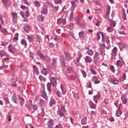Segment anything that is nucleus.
Instances as JSON below:
<instances>
[{"instance_id":"1","label":"nucleus","mask_w":128,"mask_h":128,"mask_svg":"<svg viewBox=\"0 0 128 128\" xmlns=\"http://www.w3.org/2000/svg\"><path fill=\"white\" fill-rule=\"evenodd\" d=\"M117 52H118V48H116V47H114L112 50L111 58H112L113 60L116 58V54H117V53H116Z\"/></svg>"},{"instance_id":"2","label":"nucleus","mask_w":128,"mask_h":128,"mask_svg":"<svg viewBox=\"0 0 128 128\" xmlns=\"http://www.w3.org/2000/svg\"><path fill=\"white\" fill-rule=\"evenodd\" d=\"M98 52H96L94 56V64H98V62L100 60V56H98Z\"/></svg>"},{"instance_id":"3","label":"nucleus","mask_w":128,"mask_h":128,"mask_svg":"<svg viewBox=\"0 0 128 128\" xmlns=\"http://www.w3.org/2000/svg\"><path fill=\"white\" fill-rule=\"evenodd\" d=\"M64 54L66 56V60L67 62H70V60H72V57L68 54V52H65Z\"/></svg>"},{"instance_id":"4","label":"nucleus","mask_w":128,"mask_h":128,"mask_svg":"<svg viewBox=\"0 0 128 128\" xmlns=\"http://www.w3.org/2000/svg\"><path fill=\"white\" fill-rule=\"evenodd\" d=\"M50 81L51 84L53 86H56L58 84L56 82V78H54V77H52L50 78Z\"/></svg>"},{"instance_id":"5","label":"nucleus","mask_w":128,"mask_h":128,"mask_svg":"<svg viewBox=\"0 0 128 128\" xmlns=\"http://www.w3.org/2000/svg\"><path fill=\"white\" fill-rule=\"evenodd\" d=\"M57 24H62L63 26L66 24V19H58L57 20Z\"/></svg>"},{"instance_id":"6","label":"nucleus","mask_w":128,"mask_h":128,"mask_svg":"<svg viewBox=\"0 0 128 128\" xmlns=\"http://www.w3.org/2000/svg\"><path fill=\"white\" fill-rule=\"evenodd\" d=\"M12 16V20L14 22H16V18H18V14L16 12H12L11 13Z\"/></svg>"},{"instance_id":"7","label":"nucleus","mask_w":128,"mask_h":128,"mask_svg":"<svg viewBox=\"0 0 128 128\" xmlns=\"http://www.w3.org/2000/svg\"><path fill=\"white\" fill-rule=\"evenodd\" d=\"M76 2L72 0L71 2V8H70V10L72 11H74V8H76Z\"/></svg>"},{"instance_id":"8","label":"nucleus","mask_w":128,"mask_h":128,"mask_svg":"<svg viewBox=\"0 0 128 128\" xmlns=\"http://www.w3.org/2000/svg\"><path fill=\"white\" fill-rule=\"evenodd\" d=\"M121 100L123 104H126V102H128V99H126V96L124 95L121 96Z\"/></svg>"},{"instance_id":"9","label":"nucleus","mask_w":128,"mask_h":128,"mask_svg":"<svg viewBox=\"0 0 128 128\" xmlns=\"http://www.w3.org/2000/svg\"><path fill=\"white\" fill-rule=\"evenodd\" d=\"M100 36H102V42H104V37L102 32L97 33V40H98L100 38Z\"/></svg>"},{"instance_id":"10","label":"nucleus","mask_w":128,"mask_h":128,"mask_svg":"<svg viewBox=\"0 0 128 128\" xmlns=\"http://www.w3.org/2000/svg\"><path fill=\"white\" fill-rule=\"evenodd\" d=\"M108 82H110V84H118V80H116L114 79H108Z\"/></svg>"},{"instance_id":"11","label":"nucleus","mask_w":128,"mask_h":128,"mask_svg":"<svg viewBox=\"0 0 128 128\" xmlns=\"http://www.w3.org/2000/svg\"><path fill=\"white\" fill-rule=\"evenodd\" d=\"M82 54H79L78 58L76 59V62L75 63V64L77 66H80V58H82Z\"/></svg>"},{"instance_id":"12","label":"nucleus","mask_w":128,"mask_h":128,"mask_svg":"<svg viewBox=\"0 0 128 128\" xmlns=\"http://www.w3.org/2000/svg\"><path fill=\"white\" fill-rule=\"evenodd\" d=\"M96 67L94 66H91L90 68V72L92 74H96L98 72H96Z\"/></svg>"},{"instance_id":"13","label":"nucleus","mask_w":128,"mask_h":128,"mask_svg":"<svg viewBox=\"0 0 128 128\" xmlns=\"http://www.w3.org/2000/svg\"><path fill=\"white\" fill-rule=\"evenodd\" d=\"M86 62H88V64H90L92 62V58L90 56H86L84 58Z\"/></svg>"},{"instance_id":"14","label":"nucleus","mask_w":128,"mask_h":128,"mask_svg":"<svg viewBox=\"0 0 128 128\" xmlns=\"http://www.w3.org/2000/svg\"><path fill=\"white\" fill-rule=\"evenodd\" d=\"M118 44L120 50V51L122 50V48H124L126 45L122 42H119L118 43Z\"/></svg>"},{"instance_id":"15","label":"nucleus","mask_w":128,"mask_h":128,"mask_svg":"<svg viewBox=\"0 0 128 128\" xmlns=\"http://www.w3.org/2000/svg\"><path fill=\"white\" fill-rule=\"evenodd\" d=\"M8 48L9 50V52H12V54H14V46H12V44H10L8 46Z\"/></svg>"},{"instance_id":"16","label":"nucleus","mask_w":128,"mask_h":128,"mask_svg":"<svg viewBox=\"0 0 128 128\" xmlns=\"http://www.w3.org/2000/svg\"><path fill=\"white\" fill-rule=\"evenodd\" d=\"M92 82H94V84H100V82L98 80V77L96 76H94L92 78Z\"/></svg>"},{"instance_id":"17","label":"nucleus","mask_w":128,"mask_h":128,"mask_svg":"<svg viewBox=\"0 0 128 128\" xmlns=\"http://www.w3.org/2000/svg\"><path fill=\"white\" fill-rule=\"evenodd\" d=\"M100 98V94H99L94 96L93 100L94 102H95L96 104H98V100Z\"/></svg>"},{"instance_id":"18","label":"nucleus","mask_w":128,"mask_h":128,"mask_svg":"<svg viewBox=\"0 0 128 128\" xmlns=\"http://www.w3.org/2000/svg\"><path fill=\"white\" fill-rule=\"evenodd\" d=\"M54 124V120H50L47 123V126L48 128H52V126Z\"/></svg>"},{"instance_id":"19","label":"nucleus","mask_w":128,"mask_h":128,"mask_svg":"<svg viewBox=\"0 0 128 128\" xmlns=\"http://www.w3.org/2000/svg\"><path fill=\"white\" fill-rule=\"evenodd\" d=\"M86 54H88V56H94V50H92L91 49H88L87 52H86Z\"/></svg>"},{"instance_id":"20","label":"nucleus","mask_w":128,"mask_h":128,"mask_svg":"<svg viewBox=\"0 0 128 128\" xmlns=\"http://www.w3.org/2000/svg\"><path fill=\"white\" fill-rule=\"evenodd\" d=\"M126 78V74H124L123 76L118 80V82H124Z\"/></svg>"},{"instance_id":"21","label":"nucleus","mask_w":128,"mask_h":128,"mask_svg":"<svg viewBox=\"0 0 128 128\" xmlns=\"http://www.w3.org/2000/svg\"><path fill=\"white\" fill-rule=\"evenodd\" d=\"M58 114L60 116V118H64V112L60 110H58Z\"/></svg>"},{"instance_id":"22","label":"nucleus","mask_w":128,"mask_h":128,"mask_svg":"<svg viewBox=\"0 0 128 128\" xmlns=\"http://www.w3.org/2000/svg\"><path fill=\"white\" fill-rule=\"evenodd\" d=\"M41 72L42 74H44V76H46L48 74V70L46 68H44L43 69L41 70Z\"/></svg>"},{"instance_id":"23","label":"nucleus","mask_w":128,"mask_h":128,"mask_svg":"<svg viewBox=\"0 0 128 128\" xmlns=\"http://www.w3.org/2000/svg\"><path fill=\"white\" fill-rule=\"evenodd\" d=\"M37 54L41 58H42V60H46V56H44V54L40 52V51H38Z\"/></svg>"},{"instance_id":"24","label":"nucleus","mask_w":128,"mask_h":128,"mask_svg":"<svg viewBox=\"0 0 128 128\" xmlns=\"http://www.w3.org/2000/svg\"><path fill=\"white\" fill-rule=\"evenodd\" d=\"M106 48V45L104 44H101L100 45V48H99V50L100 52L104 51V49Z\"/></svg>"},{"instance_id":"25","label":"nucleus","mask_w":128,"mask_h":128,"mask_svg":"<svg viewBox=\"0 0 128 128\" xmlns=\"http://www.w3.org/2000/svg\"><path fill=\"white\" fill-rule=\"evenodd\" d=\"M20 102V104L22 106H24V98L20 97V95L18 96Z\"/></svg>"},{"instance_id":"26","label":"nucleus","mask_w":128,"mask_h":128,"mask_svg":"<svg viewBox=\"0 0 128 128\" xmlns=\"http://www.w3.org/2000/svg\"><path fill=\"white\" fill-rule=\"evenodd\" d=\"M110 6H108L107 7V12L106 14V18H108V16H110Z\"/></svg>"},{"instance_id":"27","label":"nucleus","mask_w":128,"mask_h":128,"mask_svg":"<svg viewBox=\"0 0 128 128\" xmlns=\"http://www.w3.org/2000/svg\"><path fill=\"white\" fill-rule=\"evenodd\" d=\"M37 18H38V20H39V22H43L44 20V16H42V15L38 16L37 17Z\"/></svg>"},{"instance_id":"28","label":"nucleus","mask_w":128,"mask_h":128,"mask_svg":"<svg viewBox=\"0 0 128 128\" xmlns=\"http://www.w3.org/2000/svg\"><path fill=\"white\" fill-rule=\"evenodd\" d=\"M100 54H101V56H102L103 58H106V56H108V55L106 54V51H101L100 52Z\"/></svg>"},{"instance_id":"29","label":"nucleus","mask_w":128,"mask_h":128,"mask_svg":"<svg viewBox=\"0 0 128 128\" xmlns=\"http://www.w3.org/2000/svg\"><path fill=\"white\" fill-rule=\"evenodd\" d=\"M60 60L62 62V68H64V66H66V64L64 63V56H61V58Z\"/></svg>"},{"instance_id":"30","label":"nucleus","mask_w":128,"mask_h":128,"mask_svg":"<svg viewBox=\"0 0 128 128\" xmlns=\"http://www.w3.org/2000/svg\"><path fill=\"white\" fill-rule=\"evenodd\" d=\"M34 4L36 8H40V2L38 0H35L34 2Z\"/></svg>"},{"instance_id":"31","label":"nucleus","mask_w":128,"mask_h":128,"mask_svg":"<svg viewBox=\"0 0 128 128\" xmlns=\"http://www.w3.org/2000/svg\"><path fill=\"white\" fill-rule=\"evenodd\" d=\"M86 120H88L86 117H85L83 119H82L81 120L82 124V125L86 124Z\"/></svg>"},{"instance_id":"32","label":"nucleus","mask_w":128,"mask_h":128,"mask_svg":"<svg viewBox=\"0 0 128 128\" xmlns=\"http://www.w3.org/2000/svg\"><path fill=\"white\" fill-rule=\"evenodd\" d=\"M56 58H52V66H54V68H56Z\"/></svg>"},{"instance_id":"33","label":"nucleus","mask_w":128,"mask_h":128,"mask_svg":"<svg viewBox=\"0 0 128 128\" xmlns=\"http://www.w3.org/2000/svg\"><path fill=\"white\" fill-rule=\"evenodd\" d=\"M52 86V84L50 82H48L47 84V90H48L50 92H52V88L50 87Z\"/></svg>"},{"instance_id":"34","label":"nucleus","mask_w":128,"mask_h":128,"mask_svg":"<svg viewBox=\"0 0 128 128\" xmlns=\"http://www.w3.org/2000/svg\"><path fill=\"white\" fill-rule=\"evenodd\" d=\"M33 70L34 72H36V74H37V76L38 74H40V72H38V68L36 66H33Z\"/></svg>"},{"instance_id":"35","label":"nucleus","mask_w":128,"mask_h":128,"mask_svg":"<svg viewBox=\"0 0 128 128\" xmlns=\"http://www.w3.org/2000/svg\"><path fill=\"white\" fill-rule=\"evenodd\" d=\"M41 14H48V9L46 8H44L41 11Z\"/></svg>"},{"instance_id":"36","label":"nucleus","mask_w":128,"mask_h":128,"mask_svg":"<svg viewBox=\"0 0 128 128\" xmlns=\"http://www.w3.org/2000/svg\"><path fill=\"white\" fill-rule=\"evenodd\" d=\"M42 96L46 100H48V96H46V92H44L42 93Z\"/></svg>"},{"instance_id":"37","label":"nucleus","mask_w":128,"mask_h":128,"mask_svg":"<svg viewBox=\"0 0 128 128\" xmlns=\"http://www.w3.org/2000/svg\"><path fill=\"white\" fill-rule=\"evenodd\" d=\"M27 38L30 42H32L34 40V36H27Z\"/></svg>"},{"instance_id":"38","label":"nucleus","mask_w":128,"mask_h":128,"mask_svg":"<svg viewBox=\"0 0 128 128\" xmlns=\"http://www.w3.org/2000/svg\"><path fill=\"white\" fill-rule=\"evenodd\" d=\"M116 64L118 66H120V68H122L124 64L122 62H120V60H119L117 61Z\"/></svg>"},{"instance_id":"39","label":"nucleus","mask_w":128,"mask_h":128,"mask_svg":"<svg viewBox=\"0 0 128 128\" xmlns=\"http://www.w3.org/2000/svg\"><path fill=\"white\" fill-rule=\"evenodd\" d=\"M30 25H27L24 27V30L28 32L30 30Z\"/></svg>"},{"instance_id":"40","label":"nucleus","mask_w":128,"mask_h":128,"mask_svg":"<svg viewBox=\"0 0 128 128\" xmlns=\"http://www.w3.org/2000/svg\"><path fill=\"white\" fill-rule=\"evenodd\" d=\"M106 30L107 32H114V28H112V26L108 28Z\"/></svg>"},{"instance_id":"41","label":"nucleus","mask_w":128,"mask_h":128,"mask_svg":"<svg viewBox=\"0 0 128 128\" xmlns=\"http://www.w3.org/2000/svg\"><path fill=\"white\" fill-rule=\"evenodd\" d=\"M12 100H13L14 102L16 104V94H13Z\"/></svg>"},{"instance_id":"42","label":"nucleus","mask_w":128,"mask_h":128,"mask_svg":"<svg viewBox=\"0 0 128 128\" xmlns=\"http://www.w3.org/2000/svg\"><path fill=\"white\" fill-rule=\"evenodd\" d=\"M0 54L1 58H2L4 56H6V53L4 50H2Z\"/></svg>"},{"instance_id":"43","label":"nucleus","mask_w":128,"mask_h":128,"mask_svg":"<svg viewBox=\"0 0 128 128\" xmlns=\"http://www.w3.org/2000/svg\"><path fill=\"white\" fill-rule=\"evenodd\" d=\"M36 41L38 42H42V38L40 37V36L37 35L36 36Z\"/></svg>"},{"instance_id":"44","label":"nucleus","mask_w":128,"mask_h":128,"mask_svg":"<svg viewBox=\"0 0 128 128\" xmlns=\"http://www.w3.org/2000/svg\"><path fill=\"white\" fill-rule=\"evenodd\" d=\"M67 72H74L71 66L68 67Z\"/></svg>"},{"instance_id":"45","label":"nucleus","mask_w":128,"mask_h":128,"mask_svg":"<svg viewBox=\"0 0 128 128\" xmlns=\"http://www.w3.org/2000/svg\"><path fill=\"white\" fill-rule=\"evenodd\" d=\"M4 100L6 104H10V100H8V98H4Z\"/></svg>"},{"instance_id":"46","label":"nucleus","mask_w":128,"mask_h":128,"mask_svg":"<svg viewBox=\"0 0 128 128\" xmlns=\"http://www.w3.org/2000/svg\"><path fill=\"white\" fill-rule=\"evenodd\" d=\"M21 44L25 46H28V44H26V40L24 39H22V40Z\"/></svg>"},{"instance_id":"47","label":"nucleus","mask_w":128,"mask_h":128,"mask_svg":"<svg viewBox=\"0 0 128 128\" xmlns=\"http://www.w3.org/2000/svg\"><path fill=\"white\" fill-rule=\"evenodd\" d=\"M96 105L94 104V102H90V108H96Z\"/></svg>"},{"instance_id":"48","label":"nucleus","mask_w":128,"mask_h":128,"mask_svg":"<svg viewBox=\"0 0 128 128\" xmlns=\"http://www.w3.org/2000/svg\"><path fill=\"white\" fill-rule=\"evenodd\" d=\"M54 104H56V101L54 100H52L50 103V106H54Z\"/></svg>"},{"instance_id":"49","label":"nucleus","mask_w":128,"mask_h":128,"mask_svg":"<svg viewBox=\"0 0 128 128\" xmlns=\"http://www.w3.org/2000/svg\"><path fill=\"white\" fill-rule=\"evenodd\" d=\"M72 18H74V11L72 10V12L69 16V20H72Z\"/></svg>"},{"instance_id":"50","label":"nucleus","mask_w":128,"mask_h":128,"mask_svg":"<svg viewBox=\"0 0 128 128\" xmlns=\"http://www.w3.org/2000/svg\"><path fill=\"white\" fill-rule=\"evenodd\" d=\"M84 31H81L80 32H79V38H84Z\"/></svg>"},{"instance_id":"51","label":"nucleus","mask_w":128,"mask_h":128,"mask_svg":"<svg viewBox=\"0 0 128 128\" xmlns=\"http://www.w3.org/2000/svg\"><path fill=\"white\" fill-rule=\"evenodd\" d=\"M61 110H62V112H66V108H64V105H61Z\"/></svg>"},{"instance_id":"52","label":"nucleus","mask_w":128,"mask_h":128,"mask_svg":"<svg viewBox=\"0 0 128 128\" xmlns=\"http://www.w3.org/2000/svg\"><path fill=\"white\" fill-rule=\"evenodd\" d=\"M75 21L76 22V24H80V20L78 18H75Z\"/></svg>"},{"instance_id":"53","label":"nucleus","mask_w":128,"mask_h":128,"mask_svg":"<svg viewBox=\"0 0 128 128\" xmlns=\"http://www.w3.org/2000/svg\"><path fill=\"white\" fill-rule=\"evenodd\" d=\"M56 94H57L58 96H59V98H62V95H61L62 93L60 91L58 90L56 91Z\"/></svg>"},{"instance_id":"54","label":"nucleus","mask_w":128,"mask_h":128,"mask_svg":"<svg viewBox=\"0 0 128 128\" xmlns=\"http://www.w3.org/2000/svg\"><path fill=\"white\" fill-rule=\"evenodd\" d=\"M14 40H18V34L16 33L15 34V36L14 38Z\"/></svg>"},{"instance_id":"55","label":"nucleus","mask_w":128,"mask_h":128,"mask_svg":"<svg viewBox=\"0 0 128 128\" xmlns=\"http://www.w3.org/2000/svg\"><path fill=\"white\" fill-rule=\"evenodd\" d=\"M1 32H2L3 34H6L8 32V30H6V28H2Z\"/></svg>"},{"instance_id":"56","label":"nucleus","mask_w":128,"mask_h":128,"mask_svg":"<svg viewBox=\"0 0 128 128\" xmlns=\"http://www.w3.org/2000/svg\"><path fill=\"white\" fill-rule=\"evenodd\" d=\"M39 78L41 81L42 80L43 82H46V78L42 76H39Z\"/></svg>"},{"instance_id":"57","label":"nucleus","mask_w":128,"mask_h":128,"mask_svg":"<svg viewBox=\"0 0 128 128\" xmlns=\"http://www.w3.org/2000/svg\"><path fill=\"white\" fill-rule=\"evenodd\" d=\"M122 111H120V108H118V110L116 112V114H122Z\"/></svg>"},{"instance_id":"58","label":"nucleus","mask_w":128,"mask_h":128,"mask_svg":"<svg viewBox=\"0 0 128 128\" xmlns=\"http://www.w3.org/2000/svg\"><path fill=\"white\" fill-rule=\"evenodd\" d=\"M81 72L84 78H86V72H84V70H82Z\"/></svg>"},{"instance_id":"59","label":"nucleus","mask_w":128,"mask_h":128,"mask_svg":"<svg viewBox=\"0 0 128 128\" xmlns=\"http://www.w3.org/2000/svg\"><path fill=\"white\" fill-rule=\"evenodd\" d=\"M62 0H54V3L56 4H62Z\"/></svg>"},{"instance_id":"60","label":"nucleus","mask_w":128,"mask_h":128,"mask_svg":"<svg viewBox=\"0 0 128 128\" xmlns=\"http://www.w3.org/2000/svg\"><path fill=\"white\" fill-rule=\"evenodd\" d=\"M23 2L25 4H26L28 6H30V4L28 2V1L27 0H24Z\"/></svg>"},{"instance_id":"61","label":"nucleus","mask_w":128,"mask_h":128,"mask_svg":"<svg viewBox=\"0 0 128 128\" xmlns=\"http://www.w3.org/2000/svg\"><path fill=\"white\" fill-rule=\"evenodd\" d=\"M116 23L114 21H111L110 26H113V28H114L116 26Z\"/></svg>"},{"instance_id":"62","label":"nucleus","mask_w":128,"mask_h":128,"mask_svg":"<svg viewBox=\"0 0 128 128\" xmlns=\"http://www.w3.org/2000/svg\"><path fill=\"white\" fill-rule=\"evenodd\" d=\"M122 18L124 20H126V12H124Z\"/></svg>"},{"instance_id":"63","label":"nucleus","mask_w":128,"mask_h":128,"mask_svg":"<svg viewBox=\"0 0 128 128\" xmlns=\"http://www.w3.org/2000/svg\"><path fill=\"white\" fill-rule=\"evenodd\" d=\"M87 86H88V88H92V83L90 81H88L87 82Z\"/></svg>"},{"instance_id":"64","label":"nucleus","mask_w":128,"mask_h":128,"mask_svg":"<svg viewBox=\"0 0 128 128\" xmlns=\"http://www.w3.org/2000/svg\"><path fill=\"white\" fill-rule=\"evenodd\" d=\"M55 40H56V42H62V38H58V37H56L54 38Z\"/></svg>"}]
</instances>
